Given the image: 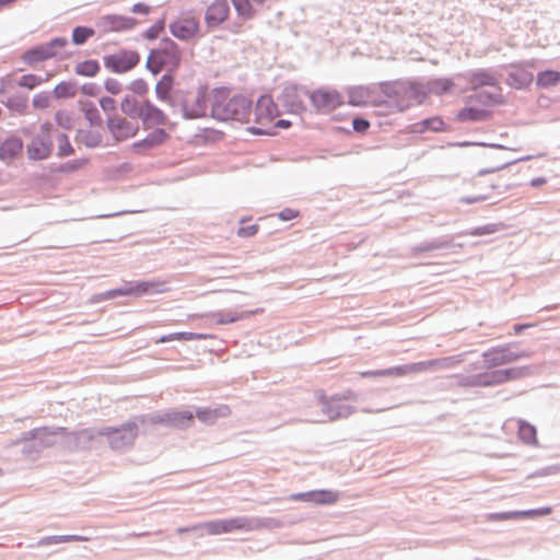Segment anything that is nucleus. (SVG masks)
<instances>
[{"instance_id": "29", "label": "nucleus", "mask_w": 560, "mask_h": 560, "mask_svg": "<svg viewBox=\"0 0 560 560\" xmlns=\"http://www.w3.org/2000/svg\"><path fill=\"white\" fill-rule=\"evenodd\" d=\"M533 75L532 73L521 69V68H514L512 72L509 74V84L516 88L522 89L526 85H528L532 82Z\"/></svg>"}, {"instance_id": "23", "label": "nucleus", "mask_w": 560, "mask_h": 560, "mask_svg": "<svg viewBox=\"0 0 560 560\" xmlns=\"http://www.w3.org/2000/svg\"><path fill=\"white\" fill-rule=\"evenodd\" d=\"M339 500V493L332 490H313L310 491V502L318 505L335 504Z\"/></svg>"}, {"instance_id": "3", "label": "nucleus", "mask_w": 560, "mask_h": 560, "mask_svg": "<svg viewBox=\"0 0 560 560\" xmlns=\"http://www.w3.org/2000/svg\"><path fill=\"white\" fill-rule=\"evenodd\" d=\"M180 57L178 46L171 39H164L156 48L151 50L147 60V68L153 74L160 73L163 69L174 71L179 67Z\"/></svg>"}, {"instance_id": "8", "label": "nucleus", "mask_w": 560, "mask_h": 560, "mask_svg": "<svg viewBox=\"0 0 560 560\" xmlns=\"http://www.w3.org/2000/svg\"><path fill=\"white\" fill-rule=\"evenodd\" d=\"M107 129L116 142H121L136 137L140 128L137 121L116 115L108 118Z\"/></svg>"}, {"instance_id": "13", "label": "nucleus", "mask_w": 560, "mask_h": 560, "mask_svg": "<svg viewBox=\"0 0 560 560\" xmlns=\"http://www.w3.org/2000/svg\"><path fill=\"white\" fill-rule=\"evenodd\" d=\"M140 56L136 51H120L112 55L106 60V66L115 72H127L137 66Z\"/></svg>"}, {"instance_id": "33", "label": "nucleus", "mask_w": 560, "mask_h": 560, "mask_svg": "<svg viewBox=\"0 0 560 560\" xmlns=\"http://www.w3.org/2000/svg\"><path fill=\"white\" fill-rule=\"evenodd\" d=\"M78 91L77 84L73 82H60L52 91L56 98H70L75 96Z\"/></svg>"}, {"instance_id": "32", "label": "nucleus", "mask_w": 560, "mask_h": 560, "mask_svg": "<svg viewBox=\"0 0 560 560\" xmlns=\"http://www.w3.org/2000/svg\"><path fill=\"white\" fill-rule=\"evenodd\" d=\"M447 361L448 359H440L408 364L409 374L420 373L435 368H444L447 365Z\"/></svg>"}, {"instance_id": "12", "label": "nucleus", "mask_w": 560, "mask_h": 560, "mask_svg": "<svg viewBox=\"0 0 560 560\" xmlns=\"http://www.w3.org/2000/svg\"><path fill=\"white\" fill-rule=\"evenodd\" d=\"M163 283L151 282V281H138L135 283H129L120 289H115L109 292V296H118V295H135L140 296L154 292H163L164 290L161 288Z\"/></svg>"}, {"instance_id": "43", "label": "nucleus", "mask_w": 560, "mask_h": 560, "mask_svg": "<svg viewBox=\"0 0 560 560\" xmlns=\"http://www.w3.org/2000/svg\"><path fill=\"white\" fill-rule=\"evenodd\" d=\"M120 108L126 115H129V116L138 115V113L140 110V109H138V102L131 96H126L121 101Z\"/></svg>"}, {"instance_id": "40", "label": "nucleus", "mask_w": 560, "mask_h": 560, "mask_svg": "<svg viewBox=\"0 0 560 560\" xmlns=\"http://www.w3.org/2000/svg\"><path fill=\"white\" fill-rule=\"evenodd\" d=\"M338 400L331 398L330 400L325 399L323 401V411L330 420H335L346 413V411H341L337 409Z\"/></svg>"}, {"instance_id": "25", "label": "nucleus", "mask_w": 560, "mask_h": 560, "mask_svg": "<svg viewBox=\"0 0 560 560\" xmlns=\"http://www.w3.org/2000/svg\"><path fill=\"white\" fill-rule=\"evenodd\" d=\"M371 97V91L365 86H354L348 90V102L352 106H365Z\"/></svg>"}, {"instance_id": "62", "label": "nucleus", "mask_w": 560, "mask_h": 560, "mask_svg": "<svg viewBox=\"0 0 560 560\" xmlns=\"http://www.w3.org/2000/svg\"><path fill=\"white\" fill-rule=\"evenodd\" d=\"M291 126V121L285 119L273 120V135L277 133V129H287Z\"/></svg>"}, {"instance_id": "5", "label": "nucleus", "mask_w": 560, "mask_h": 560, "mask_svg": "<svg viewBox=\"0 0 560 560\" xmlns=\"http://www.w3.org/2000/svg\"><path fill=\"white\" fill-rule=\"evenodd\" d=\"M101 434L108 439L112 448L121 450L133 444L138 436V427L133 422H127L120 428H106Z\"/></svg>"}, {"instance_id": "45", "label": "nucleus", "mask_w": 560, "mask_h": 560, "mask_svg": "<svg viewBox=\"0 0 560 560\" xmlns=\"http://www.w3.org/2000/svg\"><path fill=\"white\" fill-rule=\"evenodd\" d=\"M552 512L550 506H545L540 509L527 510V511H517L518 518L525 517H540L549 515Z\"/></svg>"}, {"instance_id": "56", "label": "nucleus", "mask_w": 560, "mask_h": 560, "mask_svg": "<svg viewBox=\"0 0 560 560\" xmlns=\"http://www.w3.org/2000/svg\"><path fill=\"white\" fill-rule=\"evenodd\" d=\"M258 232V225L253 224L248 226H243L237 230V235L240 237H250L254 236Z\"/></svg>"}, {"instance_id": "7", "label": "nucleus", "mask_w": 560, "mask_h": 560, "mask_svg": "<svg viewBox=\"0 0 560 560\" xmlns=\"http://www.w3.org/2000/svg\"><path fill=\"white\" fill-rule=\"evenodd\" d=\"M249 521L245 517H235L230 520H218L205 522L191 527V530L203 529L208 535H221L235 530L248 529Z\"/></svg>"}, {"instance_id": "49", "label": "nucleus", "mask_w": 560, "mask_h": 560, "mask_svg": "<svg viewBox=\"0 0 560 560\" xmlns=\"http://www.w3.org/2000/svg\"><path fill=\"white\" fill-rule=\"evenodd\" d=\"M32 105L37 109H46L50 106V97L47 93H38L33 97Z\"/></svg>"}, {"instance_id": "30", "label": "nucleus", "mask_w": 560, "mask_h": 560, "mask_svg": "<svg viewBox=\"0 0 560 560\" xmlns=\"http://www.w3.org/2000/svg\"><path fill=\"white\" fill-rule=\"evenodd\" d=\"M480 107L488 109L489 106L503 103L501 93L478 92L470 96Z\"/></svg>"}, {"instance_id": "41", "label": "nucleus", "mask_w": 560, "mask_h": 560, "mask_svg": "<svg viewBox=\"0 0 560 560\" xmlns=\"http://www.w3.org/2000/svg\"><path fill=\"white\" fill-rule=\"evenodd\" d=\"M453 85L450 79H436L430 82V92L441 95L448 92Z\"/></svg>"}, {"instance_id": "38", "label": "nucleus", "mask_w": 560, "mask_h": 560, "mask_svg": "<svg viewBox=\"0 0 560 560\" xmlns=\"http://www.w3.org/2000/svg\"><path fill=\"white\" fill-rule=\"evenodd\" d=\"M55 118L57 124L63 129L70 130L74 127L75 117L74 114L69 110H58Z\"/></svg>"}, {"instance_id": "1", "label": "nucleus", "mask_w": 560, "mask_h": 560, "mask_svg": "<svg viewBox=\"0 0 560 560\" xmlns=\"http://www.w3.org/2000/svg\"><path fill=\"white\" fill-rule=\"evenodd\" d=\"M210 115L221 122L248 125L252 122L253 101L230 88H215L210 93Z\"/></svg>"}, {"instance_id": "36", "label": "nucleus", "mask_w": 560, "mask_h": 560, "mask_svg": "<svg viewBox=\"0 0 560 560\" xmlns=\"http://www.w3.org/2000/svg\"><path fill=\"white\" fill-rule=\"evenodd\" d=\"M172 89V78L170 75H163L162 79L156 83L155 93L161 101H167Z\"/></svg>"}, {"instance_id": "22", "label": "nucleus", "mask_w": 560, "mask_h": 560, "mask_svg": "<svg viewBox=\"0 0 560 560\" xmlns=\"http://www.w3.org/2000/svg\"><path fill=\"white\" fill-rule=\"evenodd\" d=\"M23 143L19 138H9L0 147V159L10 161L22 152Z\"/></svg>"}, {"instance_id": "57", "label": "nucleus", "mask_w": 560, "mask_h": 560, "mask_svg": "<svg viewBox=\"0 0 560 560\" xmlns=\"http://www.w3.org/2000/svg\"><path fill=\"white\" fill-rule=\"evenodd\" d=\"M86 164V160H77L74 162L66 163L61 166V171L63 172H74Z\"/></svg>"}, {"instance_id": "11", "label": "nucleus", "mask_w": 560, "mask_h": 560, "mask_svg": "<svg viewBox=\"0 0 560 560\" xmlns=\"http://www.w3.org/2000/svg\"><path fill=\"white\" fill-rule=\"evenodd\" d=\"M170 140V135L165 129L156 128L150 132L144 139L133 142L130 145V151L135 154L144 155L153 149L163 145Z\"/></svg>"}, {"instance_id": "35", "label": "nucleus", "mask_w": 560, "mask_h": 560, "mask_svg": "<svg viewBox=\"0 0 560 560\" xmlns=\"http://www.w3.org/2000/svg\"><path fill=\"white\" fill-rule=\"evenodd\" d=\"M518 435L525 443H536V428L525 421H520Z\"/></svg>"}, {"instance_id": "59", "label": "nucleus", "mask_w": 560, "mask_h": 560, "mask_svg": "<svg viewBox=\"0 0 560 560\" xmlns=\"http://www.w3.org/2000/svg\"><path fill=\"white\" fill-rule=\"evenodd\" d=\"M100 105L105 112H113L116 108V102L112 97H102Z\"/></svg>"}, {"instance_id": "47", "label": "nucleus", "mask_w": 560, "mask_h": 560, "mask_svg": "<svg viewBox=\"0 0 560 560\" xmlns=\"http://www.w3.org/2000/svg\"><path fill=\"white\" fill-rule=\"evenodd\" d=\"M73 152V148L66 135H61L58 138V154L60 156L70 155Z\"/></svg>"}, {"instance_id": "48", "label": "nucleus", "mask_w": 560, "mask_h": 560, "mask_svg": "<svg viewBox=\"0 0 560 560\" xmlns=\"http://www.w3.org/2000/svg\"><path fill=\"white\" fill-rule=\"evenodd\" d=\"M501 229V224H488L483 226L476 228L469 232V235L472 236H481L487 234H493Z\"/></svg>"}, {"instance_id": "53", "label": "nucleus", "mask_w": 560, "mask_h": 560, "mask_svg": "<svg viewBox=\"0 0 560 560\" xmlns=\"http://www.w3.org/2000/svg\"><path fill=\"white\" fill-rule=\"evenodd\" d=\"M383 376H402L409 374L408 364L382 370Z\"/></svg>"}, {"instance_id": "6", "label": "nucleus", "mask_w": 560, "mask_h": 560, "mask_svg": "<svg viewBox=\"0 0 560 560\" xmlns=\"http://www.w3.org/2000/svg\"><path fill=\"white\" fill-rule=\"evenodd\" d=\"M317 112L331 113L343 104V96L337 90L320 88L308 95Z\"/></svg>"}, {"instance_id": "24", "label": "nucleus", "mask_w": 560, "mask_h": 560, "mask_svg": "<svg viewBox=\"0 0 560 560\" xmlns=\"http://www.w3.org/2000/svg\"><path fill=\"white\" fill-rule=\"evenodd\" d=\"M475 185L483 187L486 189V191L469 199L468 202H477V201L485 200L489 197L490 189L502 188L501 185L495 183L493 175H481L480 177H478L476 179Z\"/></svg>"}, {"instance_id": "37", "label": "nucleus", "mask_w": 560, "mask_h": 560, "mask_svg": "<svg viewBox=\"0 0 560 560\" xmlns=\"http://www.w3.org/2000/svg\"><path fill=\"white\" fill-rule=\"evenodd\" d=\"M100 71V66L95 60H85L77 65L75 72L80 75L93 77Z\"/></svg>"}, {"instance_id": "44", "label": "nucleus", "mask_w": 560, "mask_h": 560, "mask_svg": "<svg viewBox=\"0 0 560 560\" xmlns=\"http://www.w3.org/2000/svg\"><path fill=\"white\" fill-rule=\"evenodd\" d=\"M237 13L245 18L253 15V8L249 0H231Z\"/></svg>"}, {"instance_id": "63", "label": "nucleus", "mask_w": 560, "mask_h": 560, "mask_svg": "<svg viewBox=\"0 0 560 560\" xmlns=\"http://www.w3.org/2000/svg\"><path fill=\"white\" fill-rule=\"evenodd\" d=\"M52 130V125L50 122H45L40 126V136L42 138L50 139V133Z\"/></svg>"}, {"instance_id": "14", "label": "nucleus", "mask_w": 560, "mask_h": 560, "mask_svg": "<svg viewBox=\"0 0 560 560\" xmlns=\"http://www.w3.org/2000/svg\"><path fill=\"white\" fill-rule=\"evenodd\" d=\"M490 115L488 109L480 107L471 97H468L465 107L457 112L455 119L459 122L482 121Z\"/></svg>"}, {"instance_id": "16", "label": "nucleus", "mask_w": 560, "mask_h": 560, "mask_svg": "<svg viewBox=\"0 0 560 560\" xmlns=\"http://www.w3.org/2000/svg\"><path fill=\"white\" fill-rule=\"evenodd\" d=\"M138 116L141 118L145 128L153 126H164L167 124L166 115L149 101L143 103L138 113Z\"/></svg>"}, {"instance_id": "42", "label": "nucleus", "mask_w": 560, "mask_h": 560, "mask_svg": "<svg viewBox=\"0 0 560 560\" xmlns=\"http://www.w3.org/2000/svg\"><path fill=\"white\" fill-rule=\"evenodd\" d=\"M419 125L421 127L420 128L421 131L427 130V129H430L433 131L445 130V124L440 117H432V118L424 119Z\"/></svg>"}, {"instance_id": "64", "label": "nucleus", "mask_w": 560, "mask_h": 560, "mask_svg": "<svg viewBox=\"0 0 560 560\" xmlns=\"http://www.w3.org/2000/svg\"><path fill=\"white\" fill-rule=\"evenodd\" d=\"M133 13L148 14L150 12V8L144 3H137L132 7Z\"/></svg>"}, {"instance_id": "21", "label": "nucleus", "mask_w": 560, "mask_h": 560, "mask_svg": "<svg viewBox=\"0 0 560 560\" xmlns=\"http://www.w3.org/2000/svg\"><path fill=\"white\" fill-rule=\"evenodd\" d=\"M194 421V415L190 411H176L165 415L164 418L158 420V422H167L173 427L186 428L189 427Z\"/></svg>"}, {"instance_id": "26", "label": "nucleus", "mask_w": 560, "mask_h": 560, "mask_svg": "<svg viewBox=\"0 0 560 560\" xmlns=\"http://www.w3.org/2000/svg\"><path fill=\"white\" fill-rule=\"evenodd\" d=\"M211 338L210 335L206 334H196V332H188V331H182V332H173L165 336H162L156 340V343H164L168 341H191V340H205Z\"/></svg>"}, {"instance_id": "2", "label": "nucleus", "mask_w": 560, "mask_h": 560, "mask_svg": "<svg viewBox=\"0 0 560 560\" xmlns=\"http://www.w3.org/2000/svg\"><path fill=\"white\" fill-rule=\"evenodd\" d=\"M278 105L272 96L264 94L253 105V125L247 128L248 132L256 136H273V120L279 116Z\"/></svg>"}, {"instance_id": "9", "label": "nucleus", "mask_w": 560, "mask_h": 560, "mask_svg": "<svg viewBox=\"0 0 560 560\" xmlns=\"http://www.w3.org/2000/svg\"><path fill=\"white\" fill-rule=\"evenodd\" d=\"M528 357L526 351H513L512 345L492 348L483 354L486 363L498 366Z\"/></svg>"}, {"instance_id": "51", "label": "nucleus", "mask_w": 560, "mask_h": 560, "mask_svg": "<svg viewBox=\"0 0 560 560\" xmlns=\"http://www.w3.org/2000/svg\"><path fill=\"white\" fill-rule=\"evenodd\" d=\"M129 90L138 95H145L149 91V86L143 79H137L129 85Z\"/></svg>"}, {"instance_id": "50", "label": "nucleus", "mask_w": 560, "mask_h": 560, "mask_svg": "<svg viewBox=\"0 0 560 560\" xmlns=\"http://www.w3.org/2000/svg\"><path fill=\"white\" fill-rule=\"evenodd\" d=\"M211 316L214 318V322L218 325L234 323V322L238 320L240 318H242V316L233 315L231 313H229V314L215 313V314H212Z\"/></svg>"}, {"instance_id": "4", "label": "nucleus", "mask_w": 560, "mask_h": 560, "mask_svg": "<svg viewBox=\"0 0 560 560\" xmlns=\"http://www.w3.org/2000/svg\"><path fill=\"white\" fill-rule=\"evenodd\" d=\"M68 42L66 38H55L49 43L42 44L37 47L26 50L23 54L22 59L27 65H36L44 60L61 56Z\"/></svg>"}, {"instance_id": "18", "label": "nucleus", "mask_w": 560, "mask_h": 560, "mask_svg": "<svg viewBox=\"0 0 560 560\" xmlns=\"http://www.w3.org/2000/svg\"><path fill=\"white\" fill-rule=\"evenodd\" d=\"M229 12L228 2L225 0H217L207 9L205 21L209 27H215L228 19Z\"/></svg>"}, {"instance_id": "20", "label": "nucleus", "mask_w": 560, "mask_h": 560, "mask_svg": "<svg viewBox=\"0 0 560 560\" xmlns=\"http://www.w3.org/2000/svg\"><path fill=\"white\" fill-rule=\"evenodd\" d=\"M51 149L50 139L37 137L27 145L26 153L31 160H44L50 155Z\"/></svg>"}, {"instance_id": "55", "label": "nucleus", "mask_w": 560, "mask_h": 560, "mask_svg": "<svg viewBox=\"0 0 560 560\" xmlns=\"http://www.w3.org/2000/svg\"><path fill=\"white\" fill-rule=\"evenodd\" d=\"M352 126H353L354 131L364 133L370 128V121H368L364 118L357 117L353 119Z\"/></svg>"}, {"instance_id": "46", "label": "nucleus", "mask_w": 560, "mask_h": 560, "mask_svg": "<svg viewBox=\"0 0 560 560\" xmlns=\"http://www.w3.org/2000/svg\"><path fill=\"white\" fill-rule=\"evenodd\" d=\"M93 33L90 28L78 26L72 34L73 42L75 44H83Z\"/></svg>"}, {"instance_id": "34", "label": "nucleus", "mask_w": 560, "mask_h": 560, "mask_svg": "<svg viewBox=\"0 0 560 560\" xmlns=\"http://www.w3.org/2000/svg\"><path fill=\"white\" fill-rule=\"evenodd\" d=\"M51 75H47L46 79H43L38 75H35L33 73H27V74H24L22 75L16 84L20 86V88H23V89H26V90H33L35 88H37L38 85H40L43 82L45 81H48L49 78Z\"/></svg>"}, {"instance_id": "54", "label": "nucleus", "mask_w": 560, "mask_h": 560, "mask_svg": "<svg viewBox=\"0 0 560 560\" xmlns=\"http://www.w3.org/2000/svg\"><path fill=\"white\" fill-rule=\"evenodd\" d=\"M105 89L108 93L117 95L122 91L120 82L116 79H107L105 81Z\"/></svg>"}, {"instance_id": "17", "label": "nucleus", "mask_w": 560, "mask_h": 560, "mask_svg": "<svg viewBox=\"0 0 560 560\" xmlns=\"http://www.w3.org/2000/svg\"><path fill=\"white\" fill-rule=\"evenodd\" d=\"M77 141L89 148L100 145L103 141L102 122H92L86 128H80L77 132Z\"/></svg>"}, {"instance_id": "28", "label": "nucleus", "mask_w": 560, "mask_h": 560, "mask_svg": "<svg viewBox=\"0 0 560 560\" xmlns=\"http://www.w3.org/2000/svg\"><path fill=\"white\" fill-rule=\"evenodd\" d=\"M560 83V71L544 70L538 72L536 85L540 89H549Z\"/></svg>"}, {"instance_id": "10", "label": "nucleus", "mask_w": 560, "mask_h": 560, "mask_svg": "<svg viewBox=\"0 0 560 560\" xmlns=\"http://www.w3.org/2000/svg\"><path fill=\"white\" fill-rule=\"evenodd\" d=\"M182 109L184 116L188 119L205 117L207 113L206 93L201 90L187 93Z\"/></svg>"}, {"instance_id": "27", "label": "nucleus", "mask_w": 560, "mask_h": 560, "mask_svg": "<svg viewBox=\"0 0 560 560\" xmlns=\"http://www.w3.org/2000/svg\"><path fill=\"white\" fill-rule=\"evenodd\" d=\"M230 413L228 406H221L218 409H198L196 412L197 418L205 423H213L219 417H225Z\"/></svg>"}, {"instance_id": "60", "label": "nucleus", "mask_w": 560, "mask_h": 560, "mask_svg": "<svg viewBox=\"0 0 560 560\" xmlns=\"http://www.w3.org/2000/svg\"><path fill=\"white\" fill-rule=\"evenodd\" d=\"M299 215V211L294 209H284L281 212H279L278 217L283 221H289Z\"/></svg>"}, {"instance_id": "19", "label": "nucleus", "mask_w": 560, "mask_h": 560, "mask_svg": "<svg viewBox=\"0 0 560 560\" xmlns=\"http://www.w3.org/2000/svg\"><path fill=\"white\" fill-rule=\"evenodd\" d=\"M308 95L304 89L298 86H287L283 91L285 103L294 113L305 110L304 98Z\"/></svg>"}, {"instance_id": "52", "label": "nucleus", "mask_w": 560, "mask_h": 560, "mask_svg": "<svg viewBox=\"0 0 560 560\" xmlns=\"http://www.w3.org/2000/svg\"><path fill=\"white\" fill-rule=\"evenodd\" d=\"M488 521H508V520H517L518 514L517 511L514 512H502V513H491L486 516Z\"/></svg>"}, {"instance_id": "39", "label": "nucleus", "mask_w": 560, "mask_h": 560, "mask_svg": "<svg viewBox=\"0 0 560 560\" xmlns=\"http://www.w3.org/2000/svg\"><path fill=\"white\" fill-rule=\"evenodd\" d=\"M80 105L89 124L102 122L97 108L91 102H80Z\"/></svg>"}, {"instance_id": "58", "label": "nucleus", "mask_w": 560, "mask_h": 560, "mask_svg": "<svg viewBox=\"0 0 560 560\" xmlns=\"http://www.w3.org/2000/svg\"><path fill=\"white\" fill-rule=\"evenodd\" d=\"M86 541L88 538L82 536H56L51 538V542L59 544V542H67V541Z\"/></svg>"}, {"instance_id": "31", "label": "nucleus", "mask_w": 560, "mask_h": 560, "mask_svg": "<svg viewBox=\"0 0 560 560\" xmlns=\"http://www.w3.org/2000/svg\"><path fill=\"white\" fill-rule=\"evenodd\" d=\"M472 89H479L482 86H495L497 85V79L494 75L486 72V71H478L471 74L469 80Z\"/></svg>"}, {"instance_id": "61", "label": "nucleus", "mask_w": 560, "mask_h": 560, "mask_svg": "<svg viewBox=\"0 0 560 560\" xmlns=\"http://www.w3.org/2000/svg\"><path fill=\"white\" fill-rule=\"evenodd\" d=\"M97 90H98L97 86L93 83L84 84L81 88L82 93H84L85 95H89V96H95L97 94Z\"/></svg>"}, {"instance_id": "15", "label": "nucleus", "mask_w": 560, "mask_h": 560, "mask_svg": "<svg viewBox=\"0 0 560 560\" xmlns=\"http://www.w3.org/2000/svg\"><path fill=\"white\" fill-rule=\"evenodd\" d=\"M172 34L179 39H190L199 31L198 20L194 16H182L171 24Z\"/></svg>"}]
</instances>
